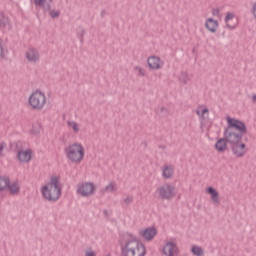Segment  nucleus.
I'll return each instance as SVG.
<instances>
[{
  "label": "nucleus",
  "mask_w": 256,
  "mask_h": 256,
  "mask_svg": "<svg viewBox=\"0 0 256 256\" xmlns=\"http://www.w3.org/2000/svg\"><path fill=\"white\" fill-rule=\"evenodd\" d=\"M227 127L224 129L223 137L228 142V145L241 143L243 136L247 135V125L245 122L228 116L226 118Z\"/></svg>",
  "instance_id": "obj_1"
},
{
  "label": "nucleus",
  "mask_w": 256,
  "mask_h": 256,
  "mask_svg": "<svg viewBox=\"0 0 256 256\" xmlns=\"http://www.w3.org/2000/svg\"><path fill=\"white\" fill-rule=\"evenodd\" d=\"M130 240H127L124 244H121V255L122 256H145L147 249L141 241L137 240L131 233H127Z\"/></svg>",
  "instance_id": "obj_2"
},
{
  "label": "nucleus",
  "mask_w": 256,
  "mask_h": 256,
  "mask_svg": "<svg viewBox=\"0 0 256 256\" xmlns=\"http://www.w3.org/2000/svg\"><path fill=\"white\" fill-rule=\"evenodd\" d=\"M42 196L47 201H51L55 203V201H59L61 197V186H59V177H51L50 182L43 186L42 188Z\"/></svg>",
  "instance_id": "obj_3"
},
{
  "label": "nucleus",
  "mask_w": 256,
  "mask_h": 256,
  "mask_svg": "<svg viewBox=\"0 0 256 256\" xmlns=\"http://www.w3.org/2000/svg\"><path fill=\"white\" fill-rule=\"evenodd\" d=\"M65 155L71 163H81L85 159V148L81 143H73L64 148Z\"/></svg>",
  "instance_id": "obj_4"
},
{
  "label": "nucleus",
  "mask_w": 256,
  "mask_h": 256,
  "mask_svg": "<svg viewBox=\"0 0 256 256\" xmlns=\"http://www.w3.org/2000/svg\"><path fill=\"white\" fill-rule=\"evenodd\" d=\"M45 103H47V97L40 90H36L29 97V105L34 111H42Z\"/></svg>",
  "instance_id": "obj_5"
},
{
  "label": "nucleus",
  "mask_w": 256,
  "mask_h": 256,
  "mask_svg": "<svg viewBox=\"0 0 256 256\" xmlns=\"http://www.w3.org/2000/svg\"><path fill=\"white\" fill-rule=\"evenodd\" d=\"M156 191L163 201H170L175 197V186L173 184L165 183L158 187Z\"/></svg>",
  "instance_id": "obj_6"
},
{
  "label": "nucleus",
  "mask_w": 256,
  "mask_h": 256,
  "mask_svg": "<svg viewBox=\"0 0 256 256\" xmlns=\"http://www.w3.org/2000/svg\"><path fill=\"white\" fill-rule=\"evenodd\" d=\"M5 189H8L11 195H15L21 191L17 181L11 184L9 176H0V191H5Z\"/></svg>",
  "instance_id": "obj_7"
},
{
  "label": "nucleus",
  "mask_w": 256,
  "mask_h": 256,
  "mask_svg": "<svg viewBox=\"0 0 256 256\" xmlns=\"http://www.w3.org/2000/svg\"><path fill=\"white\" fill-rule=\"evenodd\" d=\"M93 191H95V185L91 182H85L78 185L77 192L81 197H89V195H93Z\"/></svg>",
  "instance_id": "obj_8"
},
{
  "label": "nucleus",
  "mask_w": 256,
  "mask_h": 256,
  "mask_svg": "<svg viewBox=\"0 0 256 256\" xmlns=\"http://www.w3.org/2000/svg\"><path fill=\"white\" fill-rule=\"evenodd\" d=\"M233 155L236 157H243L245 155V143L236 142L234 144H230Z\"/></svg>",
  "instance_id": "obj_9"
},
{
  "label": "nucleus",
  "mask_w": 256,
  "mask_h": 256,
  "mask_svg": "<svg viewBox=\"0 0 256 256\" xmlns=\"http://www.w3.org/2000/svg\"><path fill=\"white\" fill-rule=\"evenodd\" d=\"M33 155V150H19L17 152V159L20 163H29L31 161V156Z\"/></svg>",
  "instance_id": "obj_10"
},
{
  "label": "nucleus",
  "mask_w": 256,
  "mask_h": 256,
  "mask_svg": "<svg viewBox=\"0 0 256 256\" xmlns=\"http://www.w3.org/2000/svg\"><path fill=\"white\" fill-rule=\"evenodd\" d=\"M41 55L39 54V50L35 48H29L26 52V59L29 63H37L40 59Z\"/></svg>",
  "instance_id": "obj_11"
},
{
  "label": "nucleus",
  "mask_w": 256,
  "mask_h": 256,
  "mask_svg": "<svg viewBox=\"0 0 256 256\" xmlns=\"http://www.w3.org/2000/svg\"><path fill=\"white\" fill-rule=\"evenodd\" d=\"M140 236L146 241H151L157 235V229L155 227H149L139 232Z\"/></svg>",
  "instance_id": "obj_12"
},
{
  "label": "nucleus",
  "mask_w": 256,
  "mask_h": 256,
  "mask_svg": "<svg viewBox=\"0 0 256 256\" xmlns=\"http://www.w3.org/2000/svg\"><path fill=\"white\" fill-rule=\"evenodd\" d=\"M147 63L148 66L154 71L161 69V58H159V56H150Z\"/></svg>",
  "instance_id": "obj_13"
},
{
  "label": "nucleus",
  "mask_w": 256,
  "mask_h": 256,
  "mask_svg": "<svg viewBox=\"0 0 256 256\" xmlns=\"http://www.w3.org/2000/svg\"><path fill=\"white\" fill-rule=\"evenodd\" d=\"M163 253L166 256H175L173 253H177V244L174 242H167L163 247Z\"/></svg>",
  "instance_id": "obj_14"
},
{
  "label": "nucleus",
  "mask_w": 256,
  "mask_h": 256,
  "mask_svg": "<svg viewBox=\"0 0 256 256\" xmlns=\"http://www.w3.org/2000/svg\"><path fill=\"white\" fill-rule=\"evenodd\" d=\"M205 27L210 33H217V29L219 27V21L213 19V18H208L205 23Z\"/></svg>",
  "instance_id": "obj_15"
},
{
  "label": "nucleus",
  "mask_w": 256,
  "mask_h": 256,
  "mask_svg": "<svg viewBox=\"0 0 256 256\" xmlns=\"http://www.w3.org/2000/svg\"><path fill=\"white\" fill-rule=\"evenodd\" d=\"M227 144H229V142L223 136V138L217 140L214 149H216L218 153H224V151H227Z\"/></svg>",
  "instance_id": "obj_16"
},
{
  "label": "nucleus",
  "mask_w": 256,
  "mask_h": 256,
  "mask_svg": "<svg viewBox=\"0 0 256 256\" xmlns=\"http://www.w3.org/2000/svg\"><path fill=\"white\" fill-rule=\"evenodd\" d=\"M206 192L208 193V195H211V199L214 205H220L221 201L219 200V192H217L215 188L209 186L206 189Z\"/></svg>",
  "instance_id": "obj_17"
},
{
  "label": "nucleus",
  "mask_w": 256,
  "mask_h": 256,
  "mask_svg": "<svg viewBox=\"0 0 256 256\" xmlns=\"http://www.w3.org/2000/svg\"><path fill=\"white\" fill-rule=\"evenodd\" d=\"M233 19H235V14L233 13V12H228L227 14H226V16H225V19H224V21H225V23H226V26L228 27V29H235L237 26L236 25H231V24H229V22L231 21V20H233Z\"/></svg>",
  "instance_id": "obj_18"
},
{
  "label": "nucleus",
  "mask_w": 256,
  "mask_h": 256,
  "mask_svg": "<svg viewBox=\"0 0 256 256\" xmlns=\"http://www.w3.org/2000/svg\"><path fill=\"white\" fill-rule=\"evenodd\" d=\"M9 25V17L5 13L0 12V29H5Z\"/></svg>",
  "instance_id": "obj_19"
},
{
  "label": "nucleus",
  "mask_w": 256,
  "mask_h": 256,
  "mask_svg": "<svg viewBox=\"0 0 256 256\" xmlns=\"http://www.w3.org/2000/svg\"><path fill=\"white\" fill-rule=\"evenodd\" d=\"M162 177H164V179H171V177H173V168L171 166H165Z\"/></svg>",
  "instance_id": "obj_20"
},
{
  "label": "nucleus",
  "mask_w": 256,
  "mask_h": 256,
  "mask_svg": "<svg viewBox=\"0 0 256 256\" xmlns=\"http://www.w3.org/2000/svg\"><path fill=\"white\" fill-rule=\"evenodd\" d=\"M107 193H115L117 191V183L115 181L110 182L107 186L104 188Z\"/></svg>",
  "instance_id": "obj_21"
},
{
  "label": "nucleus",
  "mask_w": 256,
  "mask_h": 256,
  "mask_svg": "<svg viewBox=\"0 0 256 256\" xmlns=\"http://www.w3.org/2000/svg\"><path fill=\"white\" fill-rule=\"evenodd\" d=\"M191 253H193V255L195 256H203L204 251L203 248H201L200 246H192L191 248Z\"/></svg>",
  "instance_id": "obj_22"
},
{
  "label": "nucleus",
  "mask_w": 256,
  "mask_h": 256,
  "mask_svg": "<svg viewBox=\"0 0 256 256\" xmlns=\"http://www.w3.org/2000/svg\"><path fill=\"white\" fill-rule=\"evenodd\" d=\"M32 135H39L41 133V124H34L31 129Z\"/></svg>",
  "instance_id": "obj_23"
},
{
  "label": "nucleus",
  "mask_w": 256,
  "mask_h": 256,
  "mask_svg": "<svg viewBox=\"0 0 256 256\" xmlns=\"http://www.w3.org/2000/svg\"><path fill=\"white\" fill-rule=\"evenodd\" d=\"M49 15H50V17H52V19H57L60 17L61 11L60 10H51L49 12Z\"/></svg>",
  "instance_id": "obj_24"
},
{
  "label": "nucleus",
  "mask_w": 256,
  "mask_h": 256,
  "mask_svg": "<svg viewBox=\"0 0 256 256\" xmlns=\"http://www.w3.org/2000/svg\"><path fill=\"white\" fill-rule=\"evenodd\" d=\"M180 81H182V83H189V77L187 76V72H182L180 75Z\"/></svg>",
  "instance_id": "obj_25"
},
{
  "label": "nucleus",
  "mask_w": 256,
  "mask_h": 256,
  "mask_svg": "<svg viewBox=\"0 0 256 256\" xmlns=\"http://www.w3.org/2000/svg\"><path fill=\"white\" fill-rule=\"evenodd\" d=\"M47 0H34V4L36 7H41V9H45V2Z\"/></svg>",
  "instance_id": "obj_26"
},
{
  "label": "nucleus",
  "mask_w": 256,
  "mask_h": 256,
  "mask_svg": "<svg viewBox=\"0 0 256 256\" xmlns=\"http://www.w3.org/2000/svg\"><path fill=\"white\" fill-rule=\"evenodd\" d=\"M77 37L80 43H84L85 29H82L81 32H78Z\"/></svg>",
  "instance_id": "obj_27"
},
{
  "label": "nucleus",
  "mask_w": 256,
  "mask_h": 256,
  "mask_svg": "<svg viewBox=\"0 0 256 256\" xmlns=\"http://www.w3.org/2000/svg\"><path fill=\"white\" fill-rule=\"evenodd\" d=\"M135 71H138L139 75H141L142 77H145V69H143L139 66H136Z\"/></svg>",
  "instance_id": "obj_28"
},
{
  "label": "nucleus",
  "mask_w": 256,
  "mask_h": 256,
  "mask_svg": "<svg viewBox=\"0 0 256 256\" xmlns=\"http://www.w3.org/2000/svg\"><path fill=\"white\" fill-rule=\"evenodd\" d=\"M72 129L75 133H79V125L76 122H72Z\"/></svg>",
  "instance_id": "obj_29"
},
{
  "label": "nucleus",
  "mask_w": 256,
  "mask_h": 256,
  "mask_svg": "<svg viewBox=\"0 0 256 256\" xmlns=\"http://www.w3.org/2000/svg\"><path fill=\"white\" fill-rule=\"evenodd\" d=\"M219 13H220L219 8H213V9H212V15H213L214 17H219Z\"/></svg>",
  "instance_id": "obj_30"
},
{
  "label": "nucleus",
  "mask_w": 256,
  "mask_h": 256,
  "mask_svg": "<svg viewBox=\"0 0 256 256\" xmlns=\"http://www.w3.org/2000/svg\"><path fill=\"white\" fill-rule=\"evenodd\" d=\"M205 113H209V109L208 108L202 109L201 113L199 111H197V115H200V117H203V115H205Z\"/></svg>",
  "instance_id": "obj_31"
},
{
  "label": "nucleus",
  "mask_w": 256,
  "mask_h": 256,
  "mask_svg": "<svg viewBox=\"0 0 256 256\" xmlns=\"http://www.w3.org/2000/svg\"><path fill=\"white\" fill-rule=\"evenodd\" d=\"M124 203H125L126 205H129V204L133 203V198H131L130 196H128V197L124 200Z\"/></svg>",
  "instance_id": "obj_32"
},
{
  "label": "nucleus",
  "mask_w": 256,
  "mask_h": 256,
  "mask_svg": "<svg viewBox=\"0 0 256 256\" xmlns=\"http://www.w3.org/2000/svg\"><path fill=\"white\" fill-rule=\"evenodd\" d=\"M5 149V143H0V157H3V150Z\"/></svg>",
  "instance_id": "obj_33"
},
{
  "label": "nucleus",
  "mask_w": 256,
  "mask_h": 256,
  "mask_svg": "<svg viewBox=\"0 0 256 256\" xmlns=\"http://www.w3.org/2000/svg\"><path fill=\"white\" fill-rule=\"evenodd\" d=\"M86 256H95V252L91 250H87L85 253Z\"/></svg>",
  "instance_id": "obj_34"
},
{
  "label": "nucleus",
  "mask_w": 256,
  "mask_h": 256,
  "mask_svg": "<svg viewBox=\"0 0 256 256\" xmlns=\"http://www.w3.org/2000/svg\"><path fill=\"white\" fill-rule=\"evenodd\" d=\"M161 113H165L167 115L169 113V110L166 107L160 108Z\"/></svg>",
  "instance_id": "obj_35"
},
{
  "label": "nucleus",
  "mask_w": 256,
  "mask_h": 256,
  "mask_svg": "<svg viewBox=\"0 0 256 256\" xmlns=\"http://www.w3.org/2000/svg\"><path fill=\"white\" fill-rule=\"evenodd\" d=\"M252 14L254 15V18L256 19V3L252 7Z\"/></svg>",
  "instance_id": "obj_36"
},
{
  "label": "nucleus",
  "mask_w": 256,
  "mask_h": 256,
  "mask_svg": "<svg viewBox=\"0 0 256 256\" xmlns=\"http://www.w3.org/2000/svg\"><path fill=\"white\" fill-rule=\"evenodd\" d=\"M44 11H50L51 12V4H47L44 8Z\"/></svg>",
  "instance_id": "obj_37"
},
{
  "label": "nucleus",
  "mask_w": 256,
  "mask_h": 256,
  "mask_svg": "<svg viewBox=\"0 0 256 256\" xmlns=\"http://www.w3.org/2000/svg\"><path fill=\"white\" fill-rule=\"evenodd\" d=\"M0 57H3V45L0 43Z\"/></svg>",
  "instance_id": "obj_38"
},
{
  "label": "nucleus",
  "mask_w": 256,
  "mask_h": 256,
  "mask_svg": "<svg viewBox=\"0 0 256 256\" xmlns=\"http://www.w3.org/2000/svg\"><path fill=\"white\" fill-rule=\"evenodd\" d=\"M105 13H107V12H106L105 10H102V11H101V14H100L101 17H105Z\"/></svg>",
  "instance_id": "obj_39"
},
{
  "label": "nucleus",
  "mask_w": 256,
  "mask_h": 256,
  "mask_svg": "<svg viewBox=\"0 0 256 256\" xmlns=\"http://www.w3.org/2000/svg\"><path fill=\"white\" fill-rule=\"evenodd\" d=\"M252 101H253V103L256 102V94L252 96Z\"/></svg>",
  "instance_id": "obj_40"
},
{
  "label": "nucleus",
  "mask_w": 256,
  "mask_h": 256,
  "mask_svg": "<svg viewBox=\"0 0 256 256\" xmlns=\"http://www.w3.org/2000/svg\"><path fill=\"white\" fill-rule=\"evenodd\" d=\"M108 214H109V212L107 210L103 211V215H108Z\"/></svg>",
  "instance_id": "obj_41"
},
{
  "label": "nucleus",
  "mask_w": 256,
  "mask_h": 256,
  "mask_svg": "<svg viewBox=\"0 0 256 256\" xmlns=\"http://www.w3.org/2000/svg\"><path fill=\"white\" fill-rule=\"evenodd\" d=\"M3 185H5V182L0 181V187H3Z\"/></svg>",
  "instance_id": "obj_42"
},
{
  "label": "nucleus",
  "mask_w": 256,
  "mask_h": 256,
  "mask_svg": "<svg viewBox=\"0 0 256 256\" xmlns=\"http://www.w3.org/2000/svg\"><path fill=\"white\" fill-rule=\"evenodd\" d=\"M142 145H143L144 147H147V142H142Z\"/></svg>",
  "instance_id": "obj_43"
},
{
  "label": "nucleus",
  "mask_w": 256,
  "mask_h": 256,
  "mask_svg": "<svg viewBox=\"0 0 256 256\" xmlns=\"http://www.w3.org/2000/svg\"><path fill=\"white\" fill-rule=\"evenodd\" d=\"M159 149H165V146L160 145V146H159Z\"/></svg>",
  "instance_id": "obj_44"
},
{
  "label": "nucleus",
  "mask_w": 256,
  "mask_h": 256,
  "mask_svg": "<svg viewBox=\"0 0 256 256\" xmlns=\"http://www.w3.org/2000/svg\"><path fill=\"white\" fill-rule=\"evenodd\" d=\"M50 1V3H52L53 2V0H49Z\"/></svg>",
  "instance_id": "obj_45"
}]
</instances>
